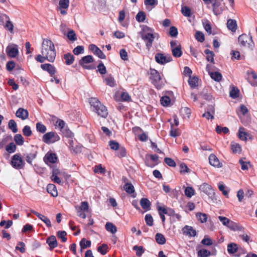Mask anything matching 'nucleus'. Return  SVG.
Instances as JSON below:
<instances>
[{
	"label": "nucleus",
	"instance_id": "1",
	"mask_svg": "<svg viewBox=\"0 0 257 257\" xmlns=\"http://www.w3.org/2000/svg\"><path fill=\"white\" fill-rule=\"evenodd\" d=\"M41 53L46 56L47 60L53 62L55 59L56 53L53 43L49 39H44L42 44Z\"/></svg>",
	"mask_w": 257,
	"mask_h": 257
},
{
	"label": "nucleus",
	"instance_id": "2",
	"mask_svg": "<svg viewBox=\"0 0 257 257\" xmlns=\"http://www.w3.org/2000/svg\"><path fill=\"white\" fill-rule=\"evenodd\" d=\"M141 27L142 29L140 32V36L145 43L147 49H150L152 46L156 36H158V34H154L153 30L147 26L141 25Z\"/></svg>",
	"mask_w": 257,
	"mask_h": 257
},
{
	"label": "nucleus",
	"instance_id": "3",
	"mask_svg": "<svg viewBox=\"0 0 257 257\" xmlns=\"http://www.w3.org/2000/svg\"><path fill=\"white\" fill-rule=\"evenodd\" d=\"M89 103L92 108L93 111L102 117H106L108 114L107 109L97 98L95 97L90 98Z\"/></svg>",
	"mask_w": 257,
	"mask_h": 257
},
{
	"label": "nucleus",
	"instance_id": "4",
	"mask_svg": "<svg viewBox=\"0 0 257 257\" xmlns=\"http://www.w3.org/2000/svg\"><path fill=\"white\" fill-rule=\"evenodd\" d=\"M150 71L152 83L158 89L162 88L164 84L161 75L155 69L150 68Z\"/></svg>",
	"mask_w": 257,
	"mask_h": 257
},
{
	"label": "nucleus",
	"instance_id": "5",
	"mask_svg": "<svg viewBox=\"0 0 257 257\" xmlns=\"http://www.w3.org/2000/svg\"><path fill=\"white\" fill-rule=\"evenodd\" d=\"M238 41L239 45L245 48L252 50L254 47V43L251 36L243 34L240 35L238 38Z\"/></svg>",
	"mask_w": 257,
	"mask_h": 257
},
{
	"label": "nucleus",
	"instance_id": "6",
	"mask_svg": "<svg viewBox=\"0 0 257 257\" xmlns=\"http://www.w3.org/2000/svg\"><path fill=\"white\" fill-rule=\"evenodd\" d=\"M60 140V136L55 132H48L42 137V141L47 144H53Z\"/></svg>",
	"mask_w": 257,
	"mask_h": 257
},
{
	"label": "nucleus",
	"instance_id": "7",
	"mask_svg": "<svg viewBox=\"0 0 257 257\" xmlns=\"http://www.w3.org/2000/svg\"><path fill=\"white\" fill-rule=\"evenodd\" d=\"M213 11L215 15H219L225 10V6L223 0H214L212 4Z\"/></svg>",
	"mask_w": 257,
	"mask_h": 257
},
{
	"label": "nucleus",
	"instance_id": "8",
	"mask_svg": "<svg viewBox=\"0 0 257 257\" xmlns=\"http://www.w3.org/2000/svg\"><path fill=\"white\" fill-rule=\"evenodd\" d=\"M11 164L14 168L21 169L24 167L25 162L20 154H15L12 157Z\"/></svg>",
	"mask_w": 257,
	"mask_h": 257
},
{
	"label": "nucleus",
	"instance_id": "9",
	"mask_svg": "<svg viewBox=\"0 0 257 257\" xmlns=\"http://www.w3.org/2000/svg\"><path fill=\"white\" fill-rule=\"evenodd\" d=\"M155 59L157 63L161 65H164L172 61L171 55L169 54L165 55L160 53H158L155 55Z\"/></svg>",
	"mask_w": 257,
	"mask_h": 257
},
{
	"label": "nucleus",
	"instance_id": "10",
	"mask_svg": "<svg viewBox=\"0 0 257 257\" xmlns=\"http://www.w3.org/2000/svg\"><path fill=\"white\" fill-rule=\"evenodd\" d=\"M7 55L10 58H16L19 54L18 46L15 44H9L6 49Z\"/></svg>",
	"mask_w": 257,
	"mask_h": 257
},
{
	"label": "nucleus",
	"instance_id": "11",
	"mask_svg": "<svg viewBox=\"0 0 257 257\" xmlns=\"http://www.w3.org/2000/svg\"><path fill=\"white\" fill-rule=\"evenodd\" d=\"M93 61V58L91 55H87L83 57H82L79 61V64L81 65L83 68L85 69H92L93 68L90 66H87L85 65V64H88L91 63Z\"/></svg>",
	"mask_w": 257,
	"mask_h": 257
},
{
	"label": "nucleus",
	"instance_id": "12",
	"mask_svg": "<svg viewBox=\"0 0 257 257\" xmlns=\"http://www.w3.org/2000/svg\"><path fill=\"white\" fill-rule=\"evenodd\" d=\"M200 190L209 196L210 197H213L215 193L211 186L207 183H203L200 186Z\"/></svg>",
	"mask_w": 257,
	"mask_h": 257
},
{
	"label": "nucleus",
	"instance_id": "13",
	"mask_svg": "<svg viewBox=\"0 0 257 257\" xmlns=\"http://www.w3.org/2000/svg\"><path fill=\"white\" fill-rule=\"evenodd\" d=\"M89 49L94 55L98 56L99 58L102 59H104L106 58L105 54L95 45L90 44L89 46Z\"/></svg>",
	"mask_w": 257,
	"mask_h": 257
},
{
	"label": "nucleus",
	"instance_id": "14",
	"mask_svg": "<svg viewBox=\"0 0 257 257\" xmlns=\"http://www.w3.org/2000/svg\"><path fill=\"white\" fill-rule=\"evenodd\" d=\"M209 161L210 164L214 167L221 168L222 166V163L220 162L217 157L213 154H211L209 155Z\"/></svg>",
	"mask_w": 257,
	"mask_h": 257
},
{
	"label": "nucleus",
	"instance_id": "15",
	"mask_svg": "<svg viewBox=\"0 0 257 257\" xmlns=\"http://www.w3.org/2000/svg\"><path fill=\"white\" fill-rule=\"evenodd\" d=\"M46 243L49 246V249L52 250L58 246V242L55 236L51 235L46 239Z\"/></svg>",
	"mask_w": 257,
	"mask_h": 257
},
{
	"label": "nucleus",
	"instance_id": "16",
	"mask_svg": "<svg viewBox=\"0 0 257 257\" xmlns=\"http://www.w3.org/2000/svg\"><path fill=\"white\" fill-rule=\"evenodd\" d=\"M44 160L46 163H55L58 160L57 155L55 153H47L45 155Z\"/></svg>",
	"mask_w": 257,
	"mask_h": 257
},
{
	"label": "nucleus",
	"instance_id": "17",
	"mask_svg": "<svg viewBox=\"0 0 257 257\" xmlns=\"http://www.w3.org/2000/svg\"><path fill=\"white\" fill-rule=\"evenodd\" d=\"M182 231L184 235L190 237L195 236L196 235V231L192 226L185 225L182 228Z\"/></svg>",
	"mask_w": 257,
	"mask_h": 257
},
{
	"label": "nucleus",
	"instance_id": "18",
	"mask_svg": "<svg viewBox=\"0 0 257 257\" xmlns=\"http://www.w3.org/2000/svg\"><path fill=\"white\" fill-rule=\"evenodd\" d=\"M16 115L22 120H25L29 116V112L27 110L23 108H19L16 112Z\"/></svg>",
	"mask_w": 257,
	"mask_h": 257
},
{
	"label": "nucleus",
	"instance_id": "19",
	"mask_svg": "<svg viewBox=\"0 0 257 257\" xmlns=\"http://www.w3.org/2000/svg\"><path fill=\"white\" fill-rule=\"evenodd\" d=\"M41 68L44 71L48 72L53 77L56 72L55 68L50 64H44L41 65Z\"/></svg>",
	"mask_w": 257,
	"mask_h": 257
},
{
	"label": "nucleus",
	"instance_id": "20",
	"mask_svg": "<svg viewBox=\"0 0 257 257\" xmlns=\"http://www.w3.org/2000/svg\"><path fill=\"white\" fill-rule=\"evenodd\" d=\"M144 5L146 9L150 11L158 5L157 0H144Z\"/></svg>",
	"mask_w": 257,
	"mask_h": 257
},
{
	"label": "nucleus",
	"instance_id": "21",
	"mask_svg": "<svg viewBox=\"0 0 257 257\" xmlns=\"http://www.w3.org/2000/svg\"><path fill=\"white\" fill-rule=\"evenodd\" d=\"M227 28L232 32H235L237 29V23L235 20L229 19L227 22Z\"/></svg>",
	"mask_w": 257,
	"mask_h": 257
},
{
	"label": "nucleus",
	"instance_id": "22",
	"mask_svg": "<svg viewBox=\"0 0 257 257\" xmlns=\"http://www.w3.org/2000/svg\"><path fill=\"white\" fill-rule=\"evenodd\" d=\"M47 192L50 193L52 196L56 197L58 195V192L56 187L53 184H49L47 187Z\"/></svg>",
	"mask_w": 257,
	"mask_h": 257
},
{
	"label": "nucleus",
	"instance_id": "23",
	"mask_svg": "<svg viewBox=\"0 0 257 257\" xmlns=\"http://www.w3.org/2000/svg\"><path fill=\"white\" fill-rule=\"evenodd\" d=\"M227 249L228 253L231 254L236 253L237 251L238 248L237 244L235 243H230L227 245Z\"/></svg>",
	"mask_w": 257,
	"mask_h": 257
},
{
	"label": "nucleus",
	"instance_id": "24",
	"mask_svg": "<svg viewBox=\"0 0 257 257\" xmlns=\"http://www.w3.org/2000/svg\"><path fill=\"white\" fill-rule=\"evenodd\" d=\"M104 81L107 85L111 87H114L116 85L114 78L111 75H108L104 78Z\"/></svg>",
	"mask_w": 257,
	"mask_h": 257
},
{
	"label": "nucleus",
	"instance_id": "25",
	"mask_svg": "<svg viewBox=\"0 0 257 257\" xmlns=\"http://www.w3.org/2000/svg\"><path fill=\"white\" fill-rule=\"evenodd\" d=\"M244 128L242 127L239 128L238 137L240 140L245 141L247 140V137H249V134L244 132Z\"/></svg>",
	"mask_w": 257,
	"mask_h": 257
},
{
	"label": "nucleus",
	"instance_id": "26",
	"mask_svg": "<svg viewBox=\"0 0 257 257\" xmlns=\"http://www.w3.org/2000/svg\"><path fill=\"white\" fill-rule=\"evenodd\" d=\"M63 58L65 61V63L67 65H70L74 61V57L71 53H68L64 55Z\"/></svg>",
	"mask_w": 257,
	"mask_h": 257
},
{
	"label": "nucleus",
	"instance_id": "27",
	"mask_svg": "<svg viewBox=\"0 0 257 257\" xmlns=\"http://www.w3.org/2000/svg\"><path fill=\"white\" fill-rule=\"evenodd\" d=\"M151 204V202L146 198H143L140 200V205L144 209L149 210Z\"/></svg>",
	"mask_w": 257,
	"mask_h": 257
},
{
	"label": "nucleus",
	"instance_id": "28",
	"mask_svg": "<svg viewBox=\"0 0 257 257\" xmlns=\"http://www.w3.org/2000/svg\"><path fill=\"white\" fill-rule=\"evenodd\" d=\"M68 139V140L67 141V144L69 148L76 153L80 152V147L77 146L75 148L74 147V141L73 140V138Z\"/></svg>",
	"mask_w": 257,
	"mask_h": 257
},
{
	"label": "nucleus",
	"instance_id": "29",
	"mask_svg": "<svg viewBox=\"0 0 257 257\" xmlns=\"http://www.w3.org/2000/svg\"><path fill=\"white\" fill-rule=\"evenodd\" d=\"M230 148L232 152L234 154L240 153L241 152V147L238 143L232 142L230 144Z\"/></svg>",
	"mask_w": 257,
	"mask_h": 257
},
{
	"label": "nucleus",
	"instance_id": "30",
	"mask_svg": "<svg viewBox=\"0 0 257 257\" xmlns=\"http://www.w3.org/2000/svg\"><path fill=\"white\" fill-rule=\"evenodd\" d=\"M106 230L112 234L115 233L117 231L116 227L111 222H107L105 225Z\"/></svg>",
	"mask_w": 257,
	"mask_h": 257
},
{
	"label": "nucleus",
	"instance_id": "31",
	"mask_svg": "<svg viewBox=\"0 0 257 257\" xmlns=\"http://www.w3.org/2000/svg\"><path fill=\"white\" fill-rule=\"evenodd\" d=\"M156 242L159 244L163 245L166 242V238L164 235L161 233H157L155 235Z\"/></svg>",
	"mask_w": 257,
	"mask_h": 257
},
{
	"label": "nucleus",
	"instance_id": "32",
	"mask_svg": "<svg viewBox=\"0 0 257 257\" xmlns=\"http://www.w3.org/2000/svg\"><path fill=\"white\" fill-rule=\"evenodd\" d=\"M202 24L205 31L209 34H211L212 33V29L210 25V23L206 19H203L202 20Z\"/></svg>",
	"mask_w": 257,
	"mask_h": 257
},
{
	"label": "nucleus",
	"instance_id": "33",
	"mask_svg": "<svg viewBox=\"0 0 257 257\" xmlns=\"http://www.w3.org/2000/svg\"><path fill=\"white\" fill-rule=\"evenodd\" d=\"M204 53L206 55L207 60L214 63V53L212 51H210L209 49L205 50Z\"/></svg>",
	"mask_w": 257,
	"mask_h": 257
},
{
	"label": "nucleus",
	"instance_id": "34",
	"mask_svg": "<svg viewBox=\"0 0 257 257\" xmlns=\"http://www.w3.org/2000/svg\"><path fill=\"white\" fill-rule=\"evenodd\" d=\"M173 56L176 58H179L182 55V51L181 50V46L179 47H175L171 50Z\"/></svg>",
	"mask_w": 257,
	"mask_h": 257
},
{
	"label": "nucleus",
	"instance_id": "35",
	"mask_svg": "<svg viewBox=\"0 0 257 257\" xmlns=\"http://www.w3.org/2000/svg\"><path fill=\"white\" fill-rule=\"evenodd\" d=\"M123 188L128 194H132L135 192L134 187L131 183H126L123 186Z\"/></svg>",
	"mask_w": 257,
	"mask_h": 257
},
{
	"label": "nucleus",
	"instance_id": "36",
	"mask_svg": "<svg viewBox=\"0 0 257 257\" xmlns=\"http://www.w3.org/2000/svg\"><path fill=\"white\" fill-rule=\"evenodd\" d=\"M8 126L9 128L14 133L18 132L17 123L14 119H11L9 120Z\"/></svg>",
	"mask_w": 257,
	"mask_h": 257
},
{
	"label": "nucleus",
	"instance_id": "37",
	"mask_svg": "<svg viewBox=\"0 0 257 257\" xmlns=\"http://www.w3.org/2000/svg\"><path fill=\"white\" fill-rule=\"evenodd\" d=\"M209 75L212 79L217 82L220 81L222 79V75L219 72H212Z\"/></svg>",
	"mask_w": 257,
	"mask_h": 257
},
{
	"label": "nucleus",
	"instance_id": "38",
	"mask_svg": "<svg viewBox=\"0 0 257 257\" xmlns=\"http://www.w3.org/2000/svg\"><path fill=\"white\" fill-rule=\"evenodd\" d=\"M67 37L71 42H74L77 40L76 35L75 32L72 30H70L68 31Z\"/></svg>",
	"mask_w": 257,
	"mask_h": 257
},
{
	"label": "nucleus",
	"instance_id": "39",
	"mask_svg": "<svg viewBox=\"0 0 257 257\" xmlns=\"http://www.w3.org/2000/svg\"><path fill=\"white\" fill-rule=\"evenodd\" d=\"M161 103L164 106H168L171 102L170 98L168 96H164L161 98Z\"/></svg>",
	"mask_w": 257,
	"mask_h": 257
},
{
	"label": "nucleus",
	"instance_id": "40",
	"mask_svg": "<svg viewBox=\"0 0 257 257\" xmlns=\"http://www.w3.org/2000/svg\"><path fill=\"white\" fill-rule=\"evenodd\" d=\"M108 245L106 244L103 243L101 245L97 247V251L102 255H105L107 252Z\"/></svg>",
	"mask_w": 257,
	"mask_h": 257
},
{
	"label": "nucleus",
	"instance_id": "41",
	"mask_svg": "<svg viewBox=\"0 0 257 257\" xmlns=\"http://www.w3.org/2000/svg\"><path fill=\"white\" fill-rule=\"evenodd\" d=\"M198 78L196 77L190 78L188 80L189 85L192 88H195L198 86Z\"/></svg>",
	"mask_w": 257,
	"mask_h": 257
},
{
	"label": "nucleus",
	"instance_id": "42",
	"mask_svg": "<svg viewBox=\"0 0 257 257\" xmlns=\"http://www.w3.org/2000/svg\"><path fill=\"white\" fill-rule=\"evenodd\" d=\"M36 127L37 131L42 134L45 133L47 130L46 126L40 122L36 123Z\"/></svg>",
	"mask_w": 257,
	"mask_h": 257
},
{
	"label": "nucleus",
	"instance_id": "43",
	"mask_svg": "<svg viewBox=\"0 0 257 257\" xmlns=\"http://www.w3.org/2000/svg\"><path fill=\"white\" fill-rule=\"evenodd\" d=\"M79 244L81 248L85 249L91 246V241L90 240H86L85 238H82L80 241Z\"/></svg>",
	"mask_w": 257,
	"mask_h": 257
},
{
	"label": "nucleus",
	"instance_id": "44",
	"mask_svg": "<svg viewBox=\"0 0 257 257\" xmlns=\"http://www.w3.org/2000/svg\"><path fill=\"white\" fill-rule=\"evenodd\" d=\"M79 209L87 213L89 211V205L87 201H82L79 206H77Z\"/></svg>",
	"mask_w": 257,
	"mask_h": 257
},
{
	"label": "nucleus",
	"instance_id": "45",
	"mask_svg": "<svg viewBox=\"0 0 257 257\" xmlns=\"http://www.w3.org/2000/svg\"><path fill=\"white\" fill-rule=\"evenodd\" d=\"M184 193L187 197L191 198L194 195L195 191L192 187H187L185 189Z\"/></svg>",
	"mask_w": 257,
	"mask_h": 257
},
{
	"label": "nucleus",
	"instance_id": "46",
	"mask_svg": "<svg viewBox=\"0 0 257 257\" xmlns=\"http://www.w3.org/2000/svg\"><path fill=\"white\" fill-rule=\"evenodd\" d=\"M196 215L197 219L201 223H204V222H206L207 219V216L205 213L198 212L196 213Z\"/></svg>",
	"mask_w": 257,
	"mask_h": 257
},
{
	"label": "nucleus",
	"instance_id": "47",
	"mask_svg": "<svg viewBox=\"0 0 257 257\" xmlns=\"http://www.w3.org/2000/svg\"><path fill=\"white\" fill-rule=\"evenodd\" d=\"M229 95L232 98H237L239 96V90L235 87H232L230 91Z\"/></svg>",
	"mask_w": 257,
	"mask_h": 257
},
{
	"label": "nucleus",
	"instance_id": "48",
	"mask_svg": "<svg viewBox=\"0 0 257 257\" xmlns=\"http://www.w3.org/2000/svg\"><path fill=\"white\" fill-rule=\"evenodd\" d=\"M61 132L65 137L67 138H74L73 133L67 127L62 131Z\"/></svg>",
	"mask_w": 257,
	"mask_h": 257
},
{
	"label": "nucleus",
	"instance_id": "49",
	"mask_svg": "<svg viewBox=\"0 0 257 257\" xmlns=\"http://www.w3.org/2000/svg\"><path fill=\"white\" fill-rule=\"evenodd\" d=\"M67 235V233L65 231H58L57 232V237L61 239L63 242H65L67 241V238L66 236Z\"/></svg>",
	"mask_w": 257,
	"mask_h": 257
},
{
	"label": "nucleus",
	"instance_id": "50",
	"mask_svg": "<svg viewBox=\"0 0 257 257\" xmlns=\"http://www.w3.org/2000/svg\"><path fill=\"white\" fill-rule=\"evenodd\" d=\"M17 147L14 143H11L6 147V151L9 153H13L16 150Z\"/></svg>",
	"mask_w": 257,
	"mask_h": 257
},
{
	"label": "nucleus",
	"instance_id": "51",
	"mask_svg": "<svg viewBox=\"0 0 257 257\" xmlns=\"http://www.w3.org/2000/svg\"><path fill=\"white\" fill-rule=\"evenodd\" d=\"M133 250L136 251V255L138 256H141L144 252V249L142 246L135 245Z\"/></svg>",
	"mask_w": 257,
	"mask_h": 257
},
{
	"label": "nucleus",
	"instance_id": "52",
	"mask_svg": "<svg viewBox=\"0 0 257 257\" xmlns=\"http://www.w3.org/2000/svg\"><path fill=\"white\" fill-rule=\"evenodd\" d=\"M69 4V0H60L59 6L60 9H67Z\"/></svg>",
	"mask_w": 257,
	"mask_h": 257
},
{
	"label": "nucleus",
	"instance_id": "53",
	"mask_svg": "<svg viewBox=\"0 0 257 257\" xmlns=\"http://www.w3.org/2000/svg\"><path fill=\"white\" fill-rule=\"evenodd\" d=\"M210 255V251L206 249H202L198 251V256L199 257H207Z\"/></svg>",
	"mask_w": 257,
	"mask_h": 257
},
{
	"label": "nucleus",
	"instance_id": "54",
	"mask_svg": "<svg viewBox=\"0 0 257 257\" xmlns=\"http://www.w3.org/2000/svg\"><path fill=\"white\" fill-rule=\"evenodd\" d=\"M14 141L18 145H22L24 144V139L20 134H17L14 136Z\"/></svg>",
	"mask_w": 257,
	"mask_h": 257
},
{
	"label": "nucleus",
	"instance_id": "55",
	"mask_svg": "<svg viewBox=\"0 0 257 257\" xmlns=\"http://www.w3.org/2000/svg\"><path fill=\"white\" fill-rule=\"evenodd\" d=\"M97 71L102 75L105 74L106 72V67L101 61H100V62L97 66Z\"/></svg>",
	"mask_w": 257,
	"mask_h": 257
},
{
	"label": "nucleus",
	"instance_id": "56",
	"mask_svg": "<svg viewBox=\"0 0 257 257\" xmlns=\"http://www.w3.org/2000/svg\"><path fill=\"white\" fill-rule=\"evenodd\" d=\"M181 13L184 16H190L191 9L187 6H182L181 8Z\"/></svg>",
	"mask_w": 257,
	"mask_h": 257
},
{
	"label": "nucleus",
	"instance_id": "57",
	"mask_svg": "<svg viewBox=\"0 0 257 257\" xmlns=\"http://www.w3.org/2000/svg\"><path fill=\"white\" fill-rule=\"evenodd\" d=\"M36 152L27 154L26 155V160L28 163L32 164L33 160L36 158Z\"/></svg>",
	"mask_w": 257,
	"mask_h": 257
},
{
	"label": "nucleus",
	"instance_id": "58",
	"mask_svg": "<svg viewBox=\"0 0 257 257\" xmlns=\"http://www.w3.org/2000/svg\"><path fill=\"white\" fill-rule=\"evenodd\" d=\"M23 133L26 137L31 136L32 134V132L30 126L29 125H25L23 129Z\"/></svg>",
	"mask_w": 257,
	"mask_h": 257
},
{
	"label": "nucleus",
	"instance_id": "59",
	"mask_svg": "<svg viewBox=\"0 0 257 257\" xmlns=\"http://www.w3.org/2000/svg\"><path fill=\"white\" fill-rule=\"evenodd\" d=\"M228 227L233 230H240L242 229V227L238 225L237 224L233 222L230 221V223L228 226Z\"/></svg>",
	"mask_w": 257,
	"mask_h": 257
},
{
	"label": "nucleus",
	"instance_id": "60",
	"mask_svg": "<svg viewBox=\"0 0 257 257\" xmlns=\"http://www.w3.org/2000/svg\"><path fill=\"white\" fill-rule=\"evenodd\" d=\"M145 221L146 224L150 226H152L153 225V218L152 215L150 214H147L145 216Z\"/></svg>",
	"mask_w": 257,
	"mask_h": 257
},
{
	"label": "nucleus",
	"instance_id": "61",
	"mask_svg": "<svg viewBox=\"0 0 257 257\" xmlns=\"http://www.w3.org/2000/svg\"><path fill=\"white\" fill-rule=\"evenodd\" d=\"M218 218L220 222H221L222 224L224 226L228 227L230 223V220L226 217L219 216Z\"/></svg>",
	"mask_w": 257,
	"mask_h": 257
},
{
	"label": "nucleus",
	"instance_id": "62",
	"mask_svg": "<svg viewBox=\"0 0 257 257\" xmlns=\"http://www.w3.org/2000/svg\"><path fill=\"white\" fill-rule=\"evenodd\" d=\"M4 27L11 33L13 32L14 25L12 22L10 21L9 19L6 21V23Z\"/></svg>",
	"mask_w": 257,
	"mask_h": 257
},
{
	"label": "nucleus",
	"instance_id": "63",
	"mask_svg": "<svg viewBox=\"0 0 257 257\" xmlns=\"http://www.w3.org/2000/svg\"><path fill=\"white\" fill-rule=\"evenodd\" d=\"M117 150L118 152H117V155L118 157L122 158L126 156V151L124 147H119V149Z\"/></svg>",
	"mask_w": 257,
	"mask_h": 257
},
{
	"label": "nucleus",
	"instance_id": "64",
	"mask_svg": "<svg viewBox=\"0 0 257 257\" xmlns=\"http://www.w3.org/2000/svg\"><path fill=\"white\" fill-rule=\"evenodd\" d=\"M73 53L78 55L79 54H82L84 52V47L82 46H78L75 47L73 50Z\"/></svg>",
	"mask_w": 257,
	"mask_h": 257
}]
</instances>
